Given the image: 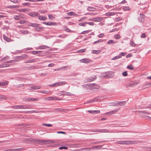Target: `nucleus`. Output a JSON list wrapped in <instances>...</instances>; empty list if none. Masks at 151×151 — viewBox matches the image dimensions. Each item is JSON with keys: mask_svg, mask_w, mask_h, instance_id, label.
<instances>
[{"mask_svg": "<svg viewBox=\"0 0 151 151\" xmlns=\"http://www.w3.org/2000/svg\"><path fill=\"white\" fill-rule=\"evenodd\" d=\"M93 131L94 132H100L101 133L111 132L109 131L107 129H97Z\"/></svg>", "mask_w": 151, "mask_h": 151, "instance_id": "9", "label": "nucleus"}, {"mask_svg": "<svg viewBox=\"0 0 151 151\" xmlns=\"http://www.w3.org/2000/svg\"><path fill=\"white\" fill-rule=\"evenodd\" d=\"M95 8L91 7H88L87 10L90 11H93L95 10Z\"/></svg>", "mask_w": 151, "mask_h": 151, "instance_id": "44", "label": "nucleus"}, {"mask_svg": "<svg viewBox=\"0 0 151 151\" xmlns=\"http://www.w3.org/2000/svg\"><path fill=\"white\" fill-rule=\"evenodd\" d=\"M27 22L26 20H21L19 23L21 24H23L25 23H27Z\"/></svg>", "mask_w": 151, "mask_h": 151, "instance_id": "55", "label": "nucleus"}, {"mask_svg": "<svg viewBox=\"0 0 151 151\" xmlns=\"http://www.w3.org/2000/svg\"><path fill=\"white\" fill-rule=\"evenodd\" d=\"M29 23V24H27V25L29 26L32 27H37V26H38L39 25V24L37 23H29Z\"/></svg>", "mask_w": 151, "mask_h": 151, "instance_id": "14", "label": "nucleus"}, {"mask_svg": "<svg viewBox=\"0 0 151 151\" xmlns=\"http://www.w3.org/2000/svg\"><path fill=\"white\" fill-rule=\"evenodd\" d=\"M41 86H33L31 87L30 89H33V90H36V89H40L41 88Z\"/></svg>", "mask_w": 151, "mask_h": 151, "instance_id": "20", "label": "nucleus"}, {"mask_svg": "<svg viewBox=\"0 0 151 151\" xmlns=\"http://www.w3.org/2000/svg\"><path fill=\"white\" fill-rule=\"evenodd\" d=\"M137 84V83L135 82H132L129 84L126 85V88H129L134 87Z\"/></svg>", "mask_w": 151, "mask_h": 151, "instance_id": "7", "label": "nucleus"}, {"mask_svg": "<svg viewBox=\"0 0 151 151\" xmlns=\"http://www.w3.org/2000/svg\"><path fill=\"white\" fill-rule=\"evenodd\" d=\"M86 22H83L82 23H79L78 25L80 26L85 27L86 26Z\"/></svg>", "mask_w": 151, "mask_h": 151, "instance_id": "36", "label": "nucleus"}, {"mask_svg": "<svg viewBox=\"0 0 151 151\" xmlns=\"http://www.w3.org/2000/svg\"><path fill=\"white\" fill-rule=\"evenodd\" d=\"M30 107L29 106L22 105V109H30Z\"/></svg>", "mask_w": 151, "mask_h": 151, "instance_id": "26", "label": "nucleus"}, {"mask_svg": "<svg viewBox=\"0 0 151 151\" xmlns=\"http://www.w3.org/2000/svg\"><path fill=\"white\" fill-rule=\"evenodd\" d=\"M114 38L116 39H118L120 38V35L119 34H116L114 35Z\"/></svg>", "mask_w": 151, "mask_h": 151, "instance_id": "45", "label": "nucleus"}, {"mask_svg": "<svg viewBox=\"0 0 151 151\" xmlns=\"http://www.w3.org/2000/svg\"><path fill=\"white\" fill-rule=\"evenodd\" d=\"M6 84L7 85L8 84L7 82V81L6 82H0V86H4Z\"/></svg>", "mask_w": 151, "mask_h": 151, "instance_id": "46", "label": "nucleus"}, {"mask_svg": "<svg viewBox=\"0 0 151 151\" xmlns=\"http://www.w3.org/2000/svg\"><path fill=\"white\" fill-rule=\"evenodd\" d=\"M18 11L20 12H28L29 9H19L17 10Z\"/></svg>", "mask_w": 151, "mask_h": 151, "instance_id": "17", "label": "nucleus"}, {"mask_svg": "<svg viewBox=\"0 0 151 151\" xmlns=\"http://www.w3.org/2000/svg\"><path fill=\"white\" fill-rule=\"evenodd\" d=\"M16 61V60H9V61L6 62V63H14V62H15Z\"/></svg>", "mask_w": 151, "mask_h": 151, "instance_id": "51", "label": "nucleus"}, {"mask_svg": "<svg viewBox=\"0 0 151 151\" xmlns=\"http://www.w3.org/2000/svg\"><path fill=\"white\" fill-rule=\"evenodd\" d=\"M116 43L114 41L111 40H109L107 42V44H114Z\"/></svg>", "mask_w": 151, "mask_h": 151, "instance_id": "39", "label": "nucleus"}, {"mask_svg": "<svg viewBox=\"0 0 151 151\" xmlns=\"http://www.w3.org/2000/svg\"><path fill=\"white\" fill-rule=\"evenodd\" d=\"M103 41V40H102V39H100V40H98L94 42L93 43V44H95L97 43L100 42H102Z\"/></svg>", "mask_w": 151, "mask_h": 151, "instance_id": "42", "label": "nucleus"}, {"mask_svg": "<svg viewBox=\"0 0 151 151\" xmlns=\"http://www.w3.org/2000/svg\"><path fill=\"white\" fill-rule=\"evenodd\" d=\"M121 55L116 56L114 57L113 58H112L111 60H114L116 59L119 58H121Z\"/></svg>", "mask_w": 151, "mask_h": 151, "instance_id": "40", "label": "nucleus"}, {"mask_svg": "<svg viewBox=\"0 0 151 151\" xmlns=\"http://www.w3.org/2000/svg\"><path fill=\"white\" fill-rule=\"evenodd\" d=\"M42 23L46 25L50 26L52 25H56L57 24L55 22H43Z\"/></svg>", "mask_w": 151, "mask_h": 151, "instance_id": "12", "label": "nucleus"}, {"mask_svg": "<svg viewBox=\"0 0 151 151\" xmlns=\"http://www.w3.org/2000/svg\"><path fill=\"white\" fill-rule=\"evenodd\" d=\"M38 16V19L40 20L45 21L47 19V18L45 17H44L42 15H39Z\"/></svg>", "mask_w": 151, "mask_h": 151, "instance_id": "16", "label": "nucleus"}, {"mask_svg": "<svg viewBox=\"0 0 151 151\" xmlns=\"http://www.w3.org/2000/svg\"><path fill=\"white\" fill-rule=\"evenodd\" d=\"M35 59H31L28 60L25 62H24V63H32L35 61Z\"/></svg>", "mask_w": 151, "mask_h": 151, "instance_id": "34", "label": "nucleus"}, {"mask_svg": "<svg viewBox=\"0 0 151 151\" xmlns=\"http://www.w3.org/2000/svg\"><path fill=\"white\" fill-rule=\"evenodd\" d=\"M84 15H94V13H87L85 14Z\"/></svg>", "mask_w": 151, "mask_h": 151, "instance_id": "62", "label": "nucleus"}, {"mask_svg": "<svg viewBox=\"0 0 151 151\" xmlns=\"http://www.w3.org/2000/svg\"><path fill=\"white\" fill-rule=\"evenodd\" d=\"M137 143V142L134 140L120 141L115 142V144L123 145L136 144Z\"/></svg>", "mask_w": 151, "mask_h": 151, "instance_id": "2", "label": "nucleus"}, {"mask_svg": "<svg viewBox=\"0 0 151 151\" xmlns=\"http://www.w3.org/2000/svg\"><path fill=\"white\" fill-rule=\"evenodd\" d=\"M91 87L92 88H93V89L97 88L98 87H99V86L95 83L91 84Z\"/></svg>", "mask_w": 151, "mask_h": 151, "instance_id": "24", "label": "nucleus"}, {"mask_svg": "<svg viewBox=\"0 0 151 151\" xmlns=\"http://www.w3.org/2000/svg\"><path fill=\"white\" fill-rule=\"evenodd\" d=\"M12 107L15 109H22V105L13 106Z\"/></svg>", "mask_w": 151, "mask_h": 151, "instance_id": "30", "label": "nucleus"}, {"mask_svg": "<svg viewBox=\"0 0 151 151\" xmlns=\"http://www.w3.org/2000/svg\"><path fill=\"white\" fill-rule=\"evenodd\" d=\"M19 6L18 5L14 6V5H9L7 6L6 7L9 9H14L17 8H19Z\"/></svg>", "mask_w": 151, "mask_h": 151, "instance_id": "21", "label": "nucleus"}, {"mask_svg": "<svg viewBox=\"0 0 151 151\" xmlns=\"http://www.w3.org/2000/svg\"><path fill=\"white\" fill-rule=\"evenodd\" d=\"M3 37L4 40L7 42H9L11 41V39L7 36L4 35H3Z\"/></svg>", "mask_w": 151, "mask_h": 151, "instance_id": "19", "label": "nucleus"}, {"mask_svg": "<svg viewBox=\"0 0 151 151\" xmlns=\"http://www.w3.org/2000/svg\"><path fill=\"white\" fill-rule=\"evenodd\" d=\"M49 47L46 45L40 46L39 47V49H45L46 48H48Z\"/></svg>", "mask_w": 151, "mask_h": 151, "instance_id": "29", "label": "nucleus"}, {"mask_svg": "<svg viewBox=\"0 0 151 151\" xmlns=\"http://www.w3.org/2000/svg\"><path fill=\"white\" fill-rule=\"evenodd\" d=\"M39 112L38 111L36 110H33L30 111H26V113H39Z\"/></svg>", "mask_w": 151, "mask_h": 151, "instance_id": "33", "label": "nucleus"}, {"mask_svg": "<svg viewBox=\"0 0 151 151\" xmlns=\"http://www.w3.org/2000/svg\"><path fill=\"white\" fill-rule=\"evenodd\" d=\"M100 51L99 50H92V53L93 54H97L100 53Z\"/></svg>", "mask_w": 151, "mask_h": 151, "instance_id": "37", "label": "nucleus"}, {"mask_svg": "<svg viewBox=\"0 0 151 151\" xmlns=\"http://www.w3.org/2000/svg\"><path fill=\"white\" fill-rule=\"evenodd\" d=\"M103 145H97V146H94L91 147V149H99L101 147H102Z\"/></svg>", "mask_w": 151, "mask_h": 151, "instance_id": "22", "label": "nucleus"}, {"mask_svg": "<svg viewBox=\"0 0 151 151\" xmlns=\"http://www.w3.org/2000/svg\"><path fill=\"white\" fill-rule=\"evenodd\" d=\"M123 9L124 10H126V11L129 10V6H125L124 7Z\"/></svg>", "mask_w": 151, "mask_h": 151, "instance_id": "58", "label": "nucleus"}, {"mask_svg": "<svg viewBox=\"0 0 151 151\" xmlns=\"http://www.w3.org/2000/svg\"><path fill=\"white\" fill-rule=\"evenodd\" d=\"M103 20V18L102 17H96L92 18L89 19L88 21H93L95 22H100Z\"/></svg>", "mask_w": 151, "mask_h": 151, "instance_id": "4", "label": "nucleus"}, {"mask_svg": "<svg viewBox=\"0 0 151 151\" xmlns=\"http://www.w3.org/2000/svg\"><path fill=\"white\" fill-rule=\"evenodd\" d=\"M42 27L37 26V27H36L35 30L36 31L39 32L42 30Z\"/></svg>", "mask_w": 151, "mask_h": 151, "instance_id": "32", "label": "nucleus"}, {"mask_svg": "<svg viewBox=\"0 0 151 151\" xmlns=\"http://www.w3.org/2000/svg\"><path fill=\"white\" fill-rule=\"evenodd\" d=\"M46 10H42L39 11V12L42 14H43L46 12Z\"/></svg>", "mask_w": 151, "mask_h": 151, "instance_id": "64", "label": "nucleus"}, {"mask_svg": "<svg viewBox=\"0 0 151 151\" xmlns=\"http://www.w3.org/2000/svg\"><path fill=\"white\" fill-rule=\"evenodd\" d=\"M104 36V33H101L99 35H98V36L99 38H102Z\"/></svg>", "mask_w": 151, "mask_h": 151, "instance_id": "61", "label": "nucleus"}, {"mask_svg": "<svg viewBox=\"0 0 151 151\" xmlns=\"http://www.w3.org/2000/svg\"><path fill=\"white\" fill-rule=\"evenodd\" d=\"M79 61L81 63H88L92 61V60L91 59L88 58H83L80 60Z\"/></svg>", "mask_w": 151, "mask_h": 151, "instance_id": "8", "label": "nucleus"}, {"mask_svg": "<svg viewBox=\"0 0 151 151\" xmlns=\"http://www.w3.org/2000/svg\"><path fill=\"white\" fill-rule=\"evenodd\" d=\"M42 125L43 126H46L48 127H50L52 126V124H47L45 123H43L42 124Z\"/></svg>", "mask_w": 151, "mask_h": 151, "instance_id": "48", "label": "nucleus"}, {"mask_svg": "<svg viewBox=\"0 0 151 151\" xmlns=\"http://www.w3.org/2000/svg\"><path fill=\"white\" fill-rule=\"evenodd\" d=\"M119 109H115L113 111H110L109 112L107 113V114H113L114 113H115L118 111L119 110Z\"/></svg>", "mask_w": 151, "mask_h": 151, "instance_id": "28", "label": "nucleus"}, {"mask_svg": "<svg viewBox=\"0 0 151 151\" xmlns=\"http://www.w3.org/2000/svg\"><path fill=\"white\" fill-rule=\"evenodd\" d=\"M10 1L14 3H18L17 0H10Z\"/></svg>", "mask_w": 151, "mask_h": 151, "instance_id": "63", "label": "nucleus"}, {"mask_svg": "<svg viewBox=\"0 0 151 151\" xmlns=\"http://www.w3.org/2000/svg\"><path fill=\"white\" fill-rule=\"evenodd\" d=\"M96 78V76H94L93 77H90L88 78L87 81L88 82H91L94 81Z\"/></svg>", "mask_w": 151, "mask_h": 151, "instance_id": "15", "label": "nucleus"}, {"mask_svg": "<svg viewBox=\"0 0 151 151\" xmlns=\"http://www.w3.org/2000/svg\"><path fill=\"white\" fill-rule=\"evenodd\" d=\"M40 92L42 93L45 94H48V92L47 91H46V90L41 91Z\"/></svg>", "mask_w": 151, "mask_h": 151, "instance_id": "56", "label": "nucleus"}, {"mask_svg": "<svg viewBox=\"0 0 151 151\" xmlns=\"http://www.w3.org/2000/svg\"><path fill=\"white\" fill-rule=\"evenodd\" d=\"M28 14L31 17H35L39 16L40 14L36 12H33L28 13Z\"/></svg>", "mask_w": 151, "mask_h": 151, "instance_id": "6", "label": "nucleus"}, {"mask_svg": "<svg viewBox=\"0 0 151 151\" xmlns=\"http://www.w3.org/2000/svg\"><path fill=\"white\" fill-rule=\"evenodd\" d=\"M86 18H87L86 17H83L81 18L79 20H78V21L79 22L83 21H84V20H85Z\"/></svg>", "mask_w": 151, "mask_h": 151, "instance_id": "53", "label": "nucleus"}, {"mask_svg": "<svg viewBox=\"0 0 151 151\" xmlns=\"http://www.w3.org/2000/svg\"><path fill=\"white\" fill-rule=\"evenodd\" d=\"M125 104V101H116L115 103L113 104L112 105L113 106H118L119 105L122 106Z\"/></svg>", "mask_w": 151, "mask_h": 151, "instance_id": "5", "label": "nucleus"}, {"mask_svg": "<svg viewBox=\"0 0 151 151\" xmlns=\"http://www.w3.org/2000/svg\"><path fill=\"white\" fill-rule=\"evenodd\" d=\"M47 100H58L57 98L56 97H53L52 96L47 97L46 98Z\"/></svg>", "mask_w": 151, "mask_h": 151, "instance_id": "18", "label": "nucleus"}, {"mask_svg": "<svg viewBox=\"0 0 151 151\" xmlns=\"http://www.w3.org/2000/svg\"><path fill=\"white\" fill-rule=\"evenodd\" d=\"M86 49H83L78 50L76 51V53H83L86 52Z\"/></svg>", "mask_w": 151, "mask_h": 151, "instance_id": "27", "label": "nucleus"}, {"mask_svg": "<svg viewBox=\"0 0 151 151\" xmlns=\"http://www.w3.org/2000/svg\"><path fill=\"white\" fill-rule=\"evenodd\" d=\"M97 101V100H96L94 99L93 100L88 101L86 103L87 104L93 102V101Z\"/></svg>", "mask_w": 151, "mask_h": 151, "instance_id": "50", "label": "nucleus"}, {"mask_svg": "<svg viewBox=\"0 0 151 151\" xmlns=\"http://www.w3.org/2000/svg\"><path fill=\"white\" fill-rule=\"evenodd\" d=\"M62 93L64 95L71 96L72 95L71 93L63 91Z\"/></svg>", "mask_w": 151, "mask_h": 151, "instance_id": "23", "label": "nucleus"}, {"mask_svg": "<svg viewBox=\"0 0 151 151\" xmlns=\"http://www.w3.org/2000/svg\"><path fill=\"white\" fill-rule=\"evenodd\" d=\"M26 69L27 70L34 69H35V66H31L29 67H27L26 68Z\"/></svg>", "mask_w": 151, "mask_h": 151, "instance_id": "43", "label": "nucleus"}, {"mask_svg": "<svg viewBox=\"0 0 151 151\" xmlns=\"http://www.w3.org/2000/svg\"><path fill=\"white\" fill-rule=\"evenodd\" d=\"M39 99L38 98H27L23 99L24 101H36L38 100Z\"/></svg>", "mask_w": 151, "mask_h": 151, "instance_id": "11", "label": "nucleus"}, {"mask_svg": "<svg viewBox=\"0 0 151 151\" xmlns=\"http://www.w3.org/2000/svg\"><path fill=\"white\" fill-rule=\"evenodd\" d=\"M138 19L140 22H143L145 19L144 15L142 14H140V16L138 17Z\"/></svg>", "mask_w": 151, "mask_h": 151, "instance_id": "13", "label": "nucleus"}, {"mask_svg": "<svg viewBox=\"0 0 151 151\" xmlns=\"http://www.w3.org/2000/svg\"><path fill=\"white\" fill-rule=\"evenodd\" d=\"M122 75L124 76H126L128 75L127 72V71H124L122 73Z\"/></svg>", "mask_w": 151, "mask_h": 151, "instance_id": "57", "label": "nucleus"}, {"mask_svg": "<svg viewBox=\"0 0 151 151\" xmlns=\"http://www.w3.org/2000/svg\"><path fill=\"white\" fill-rule=\"evenodd\" d=\"M41 51H33L31 52L32 54L33 55H35L41 52Z\"/></svg>", "mask_w": 151, "mask_h": 151, "instance_id": "41", "label": "nucleus"}, {"mask_svg": "<svg viewBox=\"0 0 151 151\" xmlns=\"http://www.w3.org/2000/svg\"><path fill=\"white\" fill-rule=\"evenodd\" d=\"M27 57H28V56L27 55H25V54H24V55H22L21 56L16 57H15V58L16 59H22L27 58Z\"/></svg>", "mask_w": 151, "mask_h": 151, "instance_id": "10", "label": "nucleus"}, {"mask_svg": "<svg viewBox=\"0 0 151 151\" xmlns=\"http://www.w3.org/2000/svg\"><path fill=\"white\" fill-rule=\"evenodd\" d=\"M130 43L132 46L135 47L136 46V44L133 41H131Z\"/></svg>", "mask_w": 151, "mask_h": 151, "instance_id": "60", "label": "nucleus"}, {"mask_svg": "<svg viewBox=\"0 0 151 151\" xmlns=\"http://www.w3.org/2000/svg\"><path fill=\"white\" fill-rule=\"evenodd\" d=\"M86 24H88L91 26H93L95 24L93 22H86Z\"/></svg>", "mask_w": 151, "mask_h": 151, "instance_id": "54", "label": "nucleus"}, {"mask_svg": "<svg viewBox=\"0 0 151 151\" xmlns=\"http://www.w3.org/2000/svg\"><path fill=\"white\" fill-rule=\"evenodd\" d=\"M20 32L22 33L23 34H28V32L27 30H20Z\"/></svg>", "mask_w": 151, "mask_h": 151, "instance_id": "35", "label": "nucleus"}, {"mask_svg": "<svg viewBox=\"0 0 151 151\" xmlns=\"http://www.w3.org/2000/svg\"><path fill=\"white\" fill-rule=\"evenodd\" d=\"M66 84V83L64 81H61L59 82H57L52 84H51L49 86L50 87H55L58 86L60 85H64Z\"/></svg>", "mask_w": 151, "mask_h": 151, "instance_id": "3", "label": "nucleus"}, {"mask_svg": "<svg viewBox=\"0 0 151 151\" xmlns=\"http://www.w3.org/2000/svg\"><path fill=\"white\" fill-rule=\"evenodd\" d=\"M127 68L131 70H133L134 69V67L132 65H130L127 66Z\"/></svg>", "mask_w": 151, "mask_h": 151, "instance_id": "38", "label": "nucleus"}, {"mask_svg": "<svg viewBox=\"0 0 151 151\" xmlns=\"http://www.w3.org/2000/svg\"><path fill=\"white\" fill-rule=\"evenodd\" d=\"M35 142L40 145L54 143V142L53 141L50 140H42L39 139H36Z\"/></svg>", "mask_w": 151, "mask_h": 151, "instance_id": "1", "label": "nucleus"}, {"mask_svg": "<svg viewBox=\"0 0 151 151\" xmlns=\"http://www.w3.org/2000/svg\"><path fill=\"white\" fill-rule=\"evenodd\" d=\"M67 14L68 15L70 16H72L73 15H77V14L73 12H68L67 13Z\"/></svg>", "mask_w": 151, "mask_h": 151, "instance_id": "25", "label": "nucleus"}, {"mask_svg": "<svg viewBox=\"0 0 151 151\" xmlns=\"http://www.w3.org/2000/svg\"><path fill=\"white\" fill-rule=\"evenodd\" d=\"M14 19L16 20H18L20 19L19 17L17 15H14Z\"/></svg>", "mask_w": 151, "mask_h": 151, "instance_id": "47", "label": "nucleus"}, {"mask_svg": "<svg viewBox=\"0 0 151 151\" xmlns=\"http://www.w3.org/2000/svg\"><path fill=\"white\" fill-rule=\"evenodd\" d=\"M55 110L57 111L62 112L64 110V109L61 108H56Z\"/></svg>", "mask_w": 151, "mask_h": 151, "instance_id": "49", "label": "nucleus"}, {"mask_svg": "<svg viewBox=\"0 0 151 151\" xmlns=\"http://www.w3.org/2000/svg\"><path fill=\"white\" fill-rule=\"evenodd\" d=\"M115 13L113 12H108L106 13V15L107 16H110L112 15H114Z\"/></svg>", "mask_w": 151, "mask_h": 151, "instance_id": "31", "label": "nucleus"}, {"mask_svg": "<svg viewBox=\"0 0 151 151\" xmlns=\"http://www.w3.org/2000/svg\"><path fill=\"white\" fill-rule=\"evenodd\" d=\"M7 151H18L17 149H9L7 150Z\"/></svg>", "mask_w": 151, "mask_h": 151, "instance_id": "59", "label": "nucleus"}, {"mask_svg": "<svg viewBox=\"0 0 151 151\" xmlns=\"http://www.w3.org/2000/svg\"><path fill=\"white\" fill-rule=\"evenodd\" d=\"M81 150H85L90 151L91 150V148H83L81 149Z\"/></svg>", "mask_w": 151, "mask_h": 151, "instance_id": "52", "label": "nucleus"}]
</instances>
